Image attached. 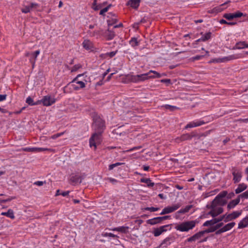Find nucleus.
<instances>
[{"label": "nucleus", "mask_w": 248, "mask_h": 248, "mask_svg": "<svg viewBox=\"0 0 248 248\" xmlns=\"http://www.w3.org/2000/svg\"><path fill=\"white\" fill-rule=\"evenodd\" d=\"M103 132H95L93 134L92 137L90 139L89 142L91 147L93 146L94 149L96 147V144L101 142V137Z\"/></svg>", "instance_id": "nucleus-5"}, {"label": "nucleus", "mask_w": 248, "mask_h": 248, "mask_svg": "<svg viewBox=\"0 0 248 248\" xmlns=\"http://www.w3.org/2000/svg\"><path fill=\"white\" fill-rule=\"evenodd\" d=\"M205 124V122L203 121H198L197 122H192L188 123L186 126L185 128L187 129L188 128H192L194 127H197L202 125Z\"/></svg>", "instance_id": "nucleus-23"}, {"label": "nucleus", "mask_w": 248, "mask_h": 248, "mask_svg": "<svg viewBox=\"0 0 248 248\" xmlns=\"http://www.w3.org/2000/svg\"><path fill=\"white\" fill-rule=\"evenodd\" d=\"M92 118V127L94 131L103 132L105 127L104 121L95 113L93 114Z\"/></svg>", "instance_id": "nucleus-1"}, {"label": "nucleus", "mask_w": 248, "mask_h": 248, "mask_svg": "<svg viewBox=\"0 0 248 248\" xmlns=\"http://www.w3.org/2000/svg\"><path fill=\"white\" fill-rule=\"evenodd\" d=\"M242 213V211H235L233 213L227 215H224L222 216H224V221L225 222H228L238 217L240 215H241Z\"/></svg>", "instance_id": "nucleus-11"}, {"label": "nucleus", "mask_w": 248, "mask_h": 248, "mask_svg": "<svg viewBox=\"0 0 248 248\" xmlns=\"http://www.w3.org/2000/svg\"><path fill=\"white\" fill-rule=\"evenodd\" d=\"M224 216H221L219 218H214L210 220H207L205 221L203 224V226H208L213 225L224 219Z\"/></svg>", "instance_id": "nucleus-16"}, {"label": "nucleus", "mask_w": 248, "mask_h": 248, "mask_svg": "<svg viewBox=\"0 0 248 248\" xmlns=\"http://www.w3.org/2000/svg\"><path fill=\"white\" fill-rule=\"evenodd\" d=\"M247 44L245 42H240L236 43L235 45V48L237 49H242L246 47Z\"/></svg>", "instance_id": "nucleus-34"}, {"label": "nucleus", "mask_w": 248, "mask_h": 248, "mask_svg": "<svg viewBox=\"0 0 248 248\" xmlns=\"http://www.w3.org/2000/svg\"><path fill=\"white\" fill-rule=\"evenodd\" d=\"M106 235L107 236H109V237H114V238H115V237H118V236L112 233H107L106 234Z\"/></svg>", "instance_id": "nucleus-62"}, {"label": "nucleus", "mask_w": 248, "mask_h": 248, "mask_svg": "<svg viewBox=\"0 0 248 248\" xmlns=\"http://www.w3.org/2000/svg\"><path fill=\"white\" fill-rule=\"evenodd\" d=\"M23 150L27 152H40L45 151H52L51 149L45 148H26L23 149Z\"/></svg>", "instance_id": "nucleus-17"}, {"label": "nucleus", "mask_w": 248, "mask_h": 248, "mask_svg": "<svg viewBox=\"0 0 248 248\" xmlns=\"http://www.w3.org/2000/svg\"><path fill=\"white\" fill-rule=\"evenodd\" d=\"M241 57V56L240 54H233L229 55L227 57H224L221 58H217V59H213L211 62H217V63H220V62H227L238 59Z\"/></svg>", "instance_id": "nucleus-6"}, {"label": "nucleus", "mask_w": 248, "mask_h": 248, "mask_svg": "<svg viewBox=\"0 0 248 248\" xmlns=\"http://www.w3.org/2000/svg\"><path fill=\"white\" fill-rule=\"evenodd\" d=\"M247 188V186L244 184L242 183L238 185L237 188L235 189V193L236 194H239L245 190Z\"/></svg>", "instance_id": "nucleus-27"}, {"label": "nucleus", "mask_w": 248, "mask_h": 248, "mask_svg": "<svg viewBox=\"0 0 248 248\" xmlns=\"http://www.w3.org/2000/svg\"><path fill=\"white\" fill-rule=\"evenodd\" d=\"M233 14H234V18L240 17L244 16L243 13H242V12H240L239 11H237L235 13H233Z\"/></svg>", "instance_id": "nucleus-49"}, {"label": "nucleus", "mask_w": 248, "mask_h": 248, "mask_svg": "<svg viewBox=\"0 0 248 248\" xmlns=\"http://www.w3.org/2000/svg\"><path fill=\"white\" fill-rule=\"evenodd\" d=\"M232 173L233 175V181L234 183H237L241 181L242 177V172L240 169L236 167L232 169Z\"/></svg>", "instance_id": "nucleus-7"}, {"label": "nucleus", "mask_w": 248, "mask_h": 248, "mask_svg": "<svg viewBox=\"0 0 248 248\" xmlns=\"http://www.w3.org/2000/svg\"><path fill=\"white\" fill-rule=\"evenodd\" d=\"M1 215L2 216H6L7 217H10L11 219H14L15 217L14 216V212L11 209H9L8 210V211L6 212H2L1 213Z\"/></svg>", "instance_id": "nucleus-26"}, {"label": "nucleus", "mask_w": 248, "mask_h": 248, "mask_svg": "<svg viewBox=\"0 0 248 248\" xmlns=\"http://www.w3.org/2000/svg\"><path fill=\"white\" fill-rule=\"evenodd\" d=\"M198 221L195 220H190L183 222L175 226V229L180 232H188L189 230L194 228Z\"/></svg>", "instance_id": "nucleus-2"}, {"label": "nucleus", "mask_w": 248, "mask_h": 248, "mask_svg": "<svg viewBox=\"0 0 248 248\" xmlns=\"http://www.w3.org/2000/svg\"><path fill=\"white\" fill-rule=\"evenodd\" d=\"M101 7H102V6L101 5H96L95 6H94L93 9L95 11H97V10H98L99 9H100Z\"/></svg>", "instance_id": "nucleus-63"}, {"label": "nucleus", "mask_w": 248, "mask_h": 248, "mask_svg": "<svg viewBox=\"0 0 248 248\" xmlns=\"http://www.w3.org/2000/svg\"><path fill=\"white\" fill-rule=\"evenodd\" d=\"M192 206L191 205L186 206L185 208L181 209L178 212V213L180 214H185L186 213L188 212L189 210L192 208Z\"/></svg>", "instance_id": "nucleus-35"}, {"label": "nucleus", "mask_w": 248, "mask_h": 248, "mask_svg": "<svg viewBox=\"0 0 248 248\" xmlns=\"http://www.w3.org/2000/svg\"><path fill=\"white\" fill-rule=\"evenodd\" d=\"M161 82L166 83L167 84H170L171 83V80L170 79H163L161 80Z\"/></svg>", "instance_id": "nucleus-55"}, {"label": "nucleus", "mask_w": 248, "mask_h": 248, "mask_svg": "<svg viewBox=\"0 0 248 248\" xmlns=\"http://www.w3.org/2000/svg\"><path fill=\"white\" fill-rule=\"evenodd\" d=\"M207 207L211 209L208 213V214L213 217H217L223 211V209L222 206L216 204L214 205L213 203H211V205H207Z\"/></svg>", "instance_id": "nucleus-4"}, {"label": "nucleus", "mask_w": 248, "mask_h": 248, "mask_svg": "<svg viewBox=\"0 0 248 248\" xmlns=\"http://www.w3.org/2000/svg\"><path fill=\"white\" fill-rule=\"evenodd\" d=\"M227 203V201L224 199H222L221 198H217V196L215 198V199L212 201L211 203L213 204H216L217 205H219L220 206H222L225 205Z\"/></svg>", "instance_id": "nucleus-20"}, {"label": "nucleus", "mask_w": 248, "mask_h": 248, "mask_svg": "<svg viewBox=\"0 0 248 248\" xmlns=\"http://www.w3.org/2000/svg\"><path fill=\"white\" fill-rule=\"evenodd\" d=\"M70 181L73 185H76L81 183L82 178L78 175L73 174L70 176Z\"/></svg>", "instance_id": "nucleus-19"}, {"label": "nucleus", "mask_w": 248, "mask_h": 248, "mask_svg": "<svg viewBox=\"0 0 248 248\" xmlns=\"http://www.w3.org/2000/svg\"><path fill=\"white\" fill-rule=\"evenodd\" d=\"M83 46L87 50L91 49L93 48L92 43L89 40H85L83 42Z\"/></svg>", "instance_id": "nucleus-30"}, {"label": "nucleus", "mask_w": 248, "mask_h": 248, "mask_svg": "<svg viewBox=\"0 0 248 248\" xmlns=\"http://www.w3.org/2000/svg\"><path fill=\"white\" fill-rule=\"evenodd\" d=\"M170 216H165L163 217H156L152 219H150L147 220V223L151 225H154L156 224L161 223L163 220L166 219H170Z\"/></svg>", "instance_id": "nucleus-8"}, {"label": "nucleus", "mask_w": 248, "mask_h": 248, "mask_svg": "<svg viewBox=\"0 0 248 248\" xmlns=\"http://www.w3.org/2000/svg\"><path fill=\"white\" fill-rule=\"evenodd\" d=\"M224 232H225L223 230V228H220V229H219L218 230H217V231L215 232V234H217V235H218V234H220L221 233Z\"/></svg>", "instance_id": "nucleus-56"}, {"label": "nucleus", "mask_w": 248, "mask_h": 248, "mask_svg": "<svg viewBox=\"0 0 248 248\" xmlns=\"http://www.w3.org/2000/svg\"><path fill=\"white\" fill-rule=\"evenodd\" d=\"M171 224H168L160 226L159 228L154 229L153 233L155 237L161 235L163 232H166L167 231V228L170 227L169 230L171 229Z\"/></svg>", "instance_id": "nucleus-10"}, {"label": "nucleus", "mask_w": 248, "mask_h": 248, "mask_svg": "<svg viewBox=\"0 0 248 248\" xmlns=\"http://www.w3.org/2000/svg\"><path fill=\"white\" fill-rule=\"evenodd\" d=\"M111 5L110 4L107 7H105V8L102 9L100 11V15H104V13H106L108 10L109 8L110 7Z\"/></svg>", "instance_id": "nucleus-44"}, {"label": "nucleus", "mask_w": 248, "mask_h": 248, "mask_svg": "<svg viewBox=\"0 0 248 248\" xmlns=\"http://www.w3.org/2000/svg\"><path fill=\"white\" fill-rule=\"evenodd\" d=\"M69 192H70L69 191H64V192H61V195L63 197H65L69 194Z\"/></svg>", "instance_id": "nucleus-59"}, {"label": "nucleus", "mask_w": 248, "mask_h": 248, "mask_svg": "<svg viewBox=\"0 0 248 248\" xmlns=\"http://www.w3.org/2000/svg\"><path fill=\"white\" fill-rule=\"evenodd\" d=\"M128 229V227L121 226L113 229V231H116L123 233H126Z\"/></svg>", "instance_id": "nucleus-31"}, {"label": "nucleus", "mask_w": 248, "mask_h": 248, "mask_svg": "<svg viewBox=\"0 0 248 248\" xmlns=\"http://www.w3.org/2000/svg\"><path fill=\"white\" fill-rule=\"evenodd\" d=\"M240 198L241 197H239V195L237 199L233 200V202L236 204V205L238 204L239 203V202H240Z\"/></svg>", "instance_id": "nucleus-60"}, {"label": "nucleus", "mask_w": 248, "mask_h": 248, "mask_svg": "<svg viewBox=\"0 0 248 248\" xmlns=\"http://www.w3.org/2000/svg\"><path fill=\"white\" fill-rule=\"evenodd\" d=\"M131 80L133 82H140V78L139 75L132 76L131 77Z\"/></svg>", "instance_id": "nucleus-37"}, {"label": "nucleus", "mask_w": 248, "mask_h": 248, "mask_svg": "<svg viewBox=\"0 0 248 248\" xmlns=\"http://www.w3.org/2000/svg\"><path fill=\"white\" fill-rule=\"evenodd\" d=\"M29 6L32 10V9H35L38 8L39 7V4L36 3H31Z\"/></svg>", "instance_id": "nucleus-48"}, {"label": "nucleus", "mask_w": 248, "mask_h": 248, "mask_svg": "<svg viewBox=\"0 0 248 248\" xmlns=\"http://www.w3.org/2000/svg\"><path fill=\"white\" fill-rule=\"evenodd\" d=\"M227 195V192L226 191H223L220 192L218 195H217V198H221L224 199Z\"/></svg>", "instance_id": "nucleus-42"}, {"label": "nucleus", "mask_w": 248, "mask_h": 248, "mask_svg": "<svg viewBox=\"0 0 248 248\" xmlns=\"http://www.w3.org/2000/svg\"><path fill=\"white\" fill-rule=\"evenodd\" d=\"M158 197L161 199H166V196H164L163 194L160 193L158 194Z\"/></svg>", "instance_id": "nucleus-64"}, {"label": "nucleus", "mask_w": 248, "mask_h": 248, "mask_svg": "<svg viewBox=\"0 0 248 248\" xmlns=\"http://www.w3.org/2000/svg\"><path fill=\"white\" fill-rule=\"evenodd\" d=\"M83 74H79L78 75L76 78H75L72 81V83H76L78 85V86H76V85L73 84V86H74V88L76 90H78L80 88H83L85 87V84L84 82L82 81H79L78 80V79L79 77L82 76Z\"/></svg>", "instance_id": "nucleus-13"}, {"label": "nucleus", "mask_w": 248, "mask_h": 248, "mask_svg": "<svg viewBox=\"0 0 248 248\" xmlns=\"http://www.w3.org/2000/svg\"><path fill=\"white\" fill-rule=\"evenodd\" d=\"M140 2V0H129L127 2V5L130 6L134 9H137Z\"/></svg>", "instance_id": "nucleus-24"}, {"label": "nucleus", "mask_w": 248, "mask_h": 248, "mask_svg": "<svg viewBox=\"0 0 248 248\" xmlns=\"http://www.w3.org/2000/svg\"><path fill=\"white\" fill-rule=\"evenodd\" d=\"M129 44L132 47H134L139 46V42L138 41L136 38L133 37L129 41Z\"/></svg>", "instance_id": "nucleus-33"}, {"label": "nucleus", "mask_w": 248, "mask_h": 248, "mask_svg": "<svg viewBox=\"0 0 248 248\" xmlns=\"http://www.w3.org/2000/svg\"><path fill=\"white\" fill-rule=\"evenodd\" d=\"M116 52H117V51H112V52H108V53H107L106 54V55L108 56H109L110 58H112V57H113V56H114L115 55Z\"/></svg>", "instance_id": "nucleus-52"}, {"label": "nucleus", "mask_w": 248, "mask_h": 248, "mask_svg": "<svg viewBox=\"0 0 248 248\" xmlns=\"http://www.w3.org/2000/svg\"><path fill=\"white\" fill-rule=\"evenodd\" d=\"M211 32H207L205 34L203 35L201 38L198 39L197 40V42L205 41L211 38Z\"/></svg>", "instance_id": "nucleus-28"}, {"label": "nucleus", "mask_w": 248, "mask_h": 248, "mask_svg": "<svg viewBox=\"0 0 248 248\" xmlns=\"http://www.w3.org/2000/svg\"><path fill=\"white\" fill-rule=\"evenodd\" d=\"M31 11V7L29 6V5L26 6L24 7V8L21 9V11L25 14L30 12Z\"/></svg>", "instance_id": "nucleus-39"}, {"label": "nucleus", "mask_w": 248, "mask_h": 248, "mask_svg": "<svg viewBox=\"0 0 248 248\" xmlns=\"http://www.w3.org/2000/svg\"><path fill=\"white\" fill-rule=\"evenodd\" d=\"M40 54V50H38L34 52H31V55L30 58V62L32 64V67H34L35 61L38 55Z\"/></svg>", "instance_id": "nucleus-22"}, {"label": "nucleus", "mask_w": 248, "mask_h": 248, "mask_svg": "<svg viewBox=\"0 0 248 248\" xmlns=\"http://www.w3.org/2000/svg\"><path fill=\"white\" fill-rule=\"evenodd\" d=\"M139 76L140 78V82L144 81L149 78H159L161 77V75L155 71L150 70L147 73L139 75Z\"/></svg>", "instance_id": "nucleus-3"}, {"label": "nucleus", "mask_w": 248, "mask_h": 248, "mask_svg": "<svg viewBox=\"0 0 248 248\" xmlns=\"http://www.w3.org/2000/svg\"><path fill=\"white\" fill-rule=\"evenodd\" d=\"M121 163H115V164H111V165H110L109 166V170H112L114 167H117L120 165H121Z\"/></svg>", "instance_id": "nucleus-54"}, {"label": "nucleus", "mask_w": 248, "mask_h": 248, "mask_svg": "<svg viewBox=\"0 0 248 248\" xmlns=\"http://www.w3.org/2000/svg\"><path fill=\"white\" fill-rule=\"evenodd\" d=\"M117 21V19L116 18H112V19H109L107 20V22L108 24V26H111L113 24L116 23Z\"/></svg>", "instance_id": "nucleus-43"}, {"label": "nucleus", "mask_w": 248, "mask_h": 248, "mask_svg": "<svg viewBox=\"0 0 248 248\" xmlns=\"http://www.w3.org/2000/svg\"><path fill=\"white\" fill-rule=\"evenodd\" d=\"M44 184H46V181H36V182H35L33 184L34 185H36V186H43Z\"/></svg>", "instance_id": "nucleus-53"}, {"label": "nucleus", "mask_w": 248, "mask_h": 248, "mask_svg": "<svg viewBox=\"0 0 248 248\" xmlns=\"http://www.w3.org/2000/svg\"><path fill=\"white\" fill-rule=\"evenodd\" d=\"M204 232L202 231H200L195 234H194L191 237L187 239V241L189 242L195 241L197 240L200 239L203 235H204Z\"/></svg>", "instance_id": "nucleus-18"}, {"label": "nucleus", "mask_w": 248, "mask_h": 248, "mask_svg": "<svg viewBox=\"0 0 248 248\" xmlns=\"http://www.w3.org/2000/svg\"><path fill=\"white\" fill-rule=\"evenodd\" d=\"M81 67V64H76L72 68V69L71 70V72H75Z\"/></svg>", "instance_id": "nucleus-47"}, {"label": "nucleus", "mask_w": 248, "mask_h": 248, "mask_svg": "<svg viewBox=\"0 0 248 248\" xmlns=\"http://www.w3.org/2000/svg\"><path fill=\"white\" fill-rule=\"evenodd\" d=\"M26 102L29 105L34 106V102H33V99L30 96H29L28 97H27Z\"/></svg>", "instance_id": "nucleus-40"}, {"label": "nucleus", "mask_w": 248, "mask_h": 248, "mask_svg": "<svg viewBox=\"0 0 248 248\" xmlns=\"http://www.w3.org/2000/svg\"><path fill=\"white\" fill-rule=\"evenodd\" d=\"M7 97L6 94H0V101H2L6 99Z\"/></svg>", "instance_id": "nucleus-58"}, {"label": "nucleus", "mask_w": 248, "mask_h": 248, "mask_svg": "<svg viewBox=\"0 0 248 248\" xmlns=\"http://www.w3.org/2000/svg\"><path fill=\"white\" fill-rule=\"evenodd\" d=\"M235 225V222H231V223H229L227 224H226V225H225L224 227H222L223 230L224 231V232H227L228 231H229L230 230H231L232 228Z\"/></svg>", "instance_id": "nucleus-32"}, {"label": "nucleus", "mask_w": 248, "mask_h": 248, "mask_svg": "<svg viewBox=\"0 0 248 248\" xmlns=\"http://www.w3.org/2000/svg\"><path fill=\"white\" fill-rule=\"evenodd\" d=\"M165 108L167 109H170L171 111L174 110L175 109L177 108L176 107L171 106L170 105H166L164 106Z\"/></svg>", "instance_id": "nucleus-45"}, {"label": "nucleus", "mask_w": 248, "mask_h": 248, "mask_svg": "<svg viewBox=\"0 0 248 248\" xmlns=\"http://www.w3.org/2000/svg\"><path fill=\"white\" fill-rule=\"evenodd\" d=\"M230 1H228L221 5H220L219 6L216 7L212 9H211L208 11V13L210 14H217L219 12H221L225 8H223V7L225 6L226 4L229 3Z\"/></svg>", "instance_id": "nucleus-15"}, {"label": "nucleus", "mask_w": 248, "mask_h": 248, "mask_svg": "<svg viewBox=\"0 0 248 248\" xmlns=\"http://www.w3.org/2000/svg\"><path fill=\"white\" fill-rule=\"evenodd\" d=\"M239 197L243 198L245 199L248 198V190L244 192L242 194L239 195Z\"/></svg>", "instance_id": "nucleus-50"}, {"label": "nucleus", "mask_w": 248, "mask_h": 248, "mask_svg": "<svg viewBox=\"0 0 248 248\" xmlns=\"http://www.w3.org/2000/svg\"><path fill=\"white\" fill-rule=\"evenodd\" d=\"M181 206L180 203H177L174 204L172 206H167L164 208L162 212L160 213V215H163L167 214H169L172 213L176 210H177Z\"/></svg>", "instance_id": "nucleus-9"}, {"label": "nucleus", "mask_w": 248, "mask_h": 248, "mask_svg": "<svg viewBox=\"0 0 248 248\" xmlns=\"http://www.w3.org/2000/svg\"><path fill=\"white\" fill-rule=\"evenodd\" d=\"M140 182L146 183L148 187H152L155 185L154 183L151 182L149 178H143L140 179Z\"/></svg>", "instance_id": "nucleus-29"}, {"label": "nucleus", "mask_w": 248, "mask_h": 248, "mask_svg": "<svg viewBox=\"0 0 248 248\" xmlns=\"http://www.w3.org/2000/svg\"><path fill=\"white\" fill-rule=\"evenodd\" d=\"M141 148L140 146H136V147H134L132 148H131L130 149H129V150H127L128 152H131V151H134L135 150H137V149H139Z\"/></svg>", "instance_id": "nucleus-61"}, {"label": "nucleus", "mask_w": 248, "mask_h": 248, "mask_svg": "<svg viewBox=\"0 0 248 248\" xmlns=\"http://www.w3.org/2000/svg\"><path fill=\"white\" fill-rule=\"evenodd\" d=\"M223 225V223L222 222L217 224L216 225L214 226L215 228L216 229V231L218 230L219 228L221 227Z\"/></svg>", "instance_id": "nucleus-57"}, {"label": "nucleus", "mask_w": 248, "mask_h": 248, "mask_svg": "<svg viewBox=\"0 0 248 248\" xmlns=\"http://www.w3.org/2000/svg\"><path fill=\"white\" fill-rule=\"evenodd\" d=\"M223 17L228 20H232L234 18V14H225Z\"/></svg>", "instance_id": "nucleus-36"}, {"label": "nucleus", "mask_w": 248, "mask_h": 248, "mask_svg": "<svg viewBox=\"0 0 248 248\" xmlns=\"http://www.w3.org/2000/svg\"><path fill=\"white\" fill-rule=\"evenodd\" d=\"M104 37L108 40H111L115 36V32L108 29L103 34Z\"/></svg>", "instance_id": "nucleus-21"}, {"label": "nucleus", "mask_w": 248, "mask_h": 248, "mask_svg": "<svg viewBox=\"0 0 248 248\" xmlns=\"http://www.w3.org/2000/svg\"><path fill=\"white\" fill-rule=\"evenodd\" d=\"M144 210L150 211L151 212H155V211H158L159 210V208L151 207H146V208H144Z\"/></svg>", "instance_id": "nucleus-46"}, {"label": "nucleus", "mask_w": 248, "mask_h": 248, "mask_svg": "<svg viewBox=\"0 0 248 248\" xmlns=\"http://www.w3.org/2000/svg\"><path fill=\"white\" fill-rule=\"evenodd\" d=\"M63 132L60 133H57L56 134L52 135L50 137V138L52 139H56L59 138V137H60L61 136H62V135H63Z\"/></svg>", "instance_id": "nucleus-51"}, {"label": "nucleus", "mask_w": 248, "mask_h": 248, "mask_svg": "<svg viewBox=\"0 0 248 248\" xmlns=\"http://www.w3.org/2000/svg\"><path fill=\"white\" fill-rule=\"evenodd\" d=\"M216 231V229L215 228L214 226L210 227V228H208L207 229H206L205 230L202 231L204 232V234L205 233H209V232H212Z\"/></svg>", "instance_id": "nucleus-38"}, {"label": "nucleus", "mask_w": 248, "mask_h": 248, "mask_svg": "<svg viewBox=\"0 0 248 248\" xmlns=\"http://www.w3.org/2000/svg\"><path fill=\"white\" fill-rule=\"evenodd\" d=\"M56 101L55 99L50 95H46L42 99V104L45 106H49L54 104Z\"/></svg>", "instance_id": "nucleus-12"}, {"label": "nucleus", "mask_w": 248, "mask_h": 248, "mask_svg": "<svg viewBox=\"0 0 248 248\" xmlns=\"http://www.w3.org/2000/svg\"><path fill=\"white\" fill-rule=\"evenodd\" d=\"M236 204L235 203V202H233V201H232L231 202H230L229 204H228L227 205V208L230 210L232 208H233V207H234L235 206H236Z\"/></svg>", "instance_id": "nucleus-41"}, {"label": "nucleus", "mask_w": 248, "mask_h": 248, "mask_svg": "<svg viewBox=\"0 0 248 248\" xmlns=\"http://www.w3.org/2000/svg\"><path fill=\"white\" fill-rule=\"evenodd\" d=\"M248 226V216L243 218L238 224V228L242 229Z\"/></svg>", "instance_id": "nucleus-25"}, {"label": "nucleus", "mask_w": 248, "mask_h": 248, "mask_svg": "<svg viewBox=\"0 0 248 248\" xmlns=\"http://www.w3.org/2000/svg\"><path fill=\"white\" fill-rule=\"evenodd\" d=\"M195 136L196 134L194 132H192L190 134L187 133L183 134L180 137L177 138L176 139V142H179L180 141H184L186 140H189Z\"/></svg>", "instance_id": "nucleus-14"}]
</instances>
